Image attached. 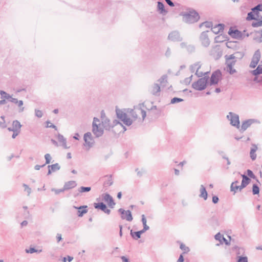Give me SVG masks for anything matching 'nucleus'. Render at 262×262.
Instances as JSON below:
<instances>
[{
	"mask_svg": "<svg viewBox=\"0 0 262 262\" xmlns=\"http://www.w3.org/2000/svg\"><path fill=\"white\" fill-rule=\"evenodd\" d=\"M183 21L187 23L192 24L197 21L200 16L194 10H190L188 12L182 14Z\"/></svg>",
	"mask_w": 262,
	"mask_h": 262,
	"instance_id": "f03ea898",
	"label": "nucleus"
},
{
	"mask_svg": "<svg viewBox=\"0 0 262 262\" xmlns=\"http://www.w3.org/2000/svg\"><path fill=\"white\" fill-rule=\"evenodd\" d=\"M254 13L252 11L251 12H250L248 13L247 17L246 18V19L247 20H255V19H259V17L257 16L255 17Z\"/></svg>",
	"mask_w": 262,
	"mask_h": 262,
	"instance_id": "72a5a7b5",
	"label": "nucleus"
},
{
	"mask_svg": "<svg viewBox=\"0 0 262 262\" xmlns=\"http://www.w3.org/2000/svg\"><path fill=\"white\" fill-rule=\"evenodd\" d=\"M245 32L246 31H244V33H242L241 31L237 29L233 30L231 28L229 30L228 34L233 38L236 39H241L243 37V36L246 35ZM246 36H248L249 34H247Z\"/></svg>",
	"mask_w": 262,
	"mask_h": 262,
	"instance_id": "9b49d317",
	"label": "nucleus"
},
{
	"mask_svg": "<svg viewBox=\"0 0 262 262\" xmlns=\"http://www.w3.org/2000/svg\"><path fill=\"white\" fill-rule=\"evenodd\" d=\"M252 145V147L250 150V156L252 160H255L256 158V154H255V152L257 150V147L254 144H253Z\"/></svg>",
	"mask_w": 262,
	"mask_h": 262,
	"instance_id": "bb28decb",
	"label": "nucleus"
},
{
	"mask_svg": "<svg viewBox=\"0 0 262 262\" xmlns=\"http://www.w3.org/2000/svg\"><path fill=\"white\" fill-rule=\"evenodd\" d=\"M160 92V85L157 83L154 84L152 88L151 93L154 95H158Z\"/></svg>",
	"mask_w": 262,
	"mask_h": 262,
	"instance_id": "c85d7f7f",
	"label": "nucleus"
},
{
	"mask_svg": "<svg viewBox=\"0 0 262 262\" xmlns=\"http://www.w3.org/2000/svg\"><path fill=\"white\" fill-rule=\"evenodd\" d=\"M140 233L138 231L133 232V230H130V235L135 239H138L141 237Z\"/></svg>",
	"mask_w": 262,
	"mask_h": 262,
	"instance_id": "4c0bfd02",
	"label": "nucleus"
},
{
	"mask_svg": "<svg viewBox=\"0 0 262 262\" xmlns=\"http://www.w3.org/2000/svg\"><path fill=\"white\" fill-rule=\"evenodd\" d=\"M237 262H248V258L246 256H239Z\"/></svg>",
	"mask_w": 262,
	"mask_h": 262,
	"instance_id": "5fc2aeb1",
	"label": "nucleus"
},
{
	"mask_svg": "<svg viewBox=\"0 0 262 262\" xmlns=\"http://www.w3.org/2000/svg\"><path fill=\"white\" fill-rule=\"evenodd\" d=\"M0 94L1 95L2 98L8 99V100L11 96L9 94L2 90H0Z\"/></svg>",
	"mask_w": 262,
	"mask_h": 262,
	"instance_id": "ea45409f",
	"label": "nucleus"
},
{
	"mask_svg": "<svg viewBox=\"0 0 262 262\" xmlns=\"http://www.w3.org/2000/svg\"><path fill=\"white\" fill-rule=\"evenodd\" d=\"M224 25L222 24H219L215 25L214 27L211 28V31L214 34H218L224 30Z\"/></svg>",
	"mask_w": 262,
	"mask_h": 262,
	"instance_id": "412c9836",
	"label": "nucleus"
},
{
	"mask_svg": "<svg viewBox=\"0 0 262 262\" xmlns=\"http://www.w3.org/2000/svg\"><path fill=\"white\" fill-rule=\"evenodd\" d=\"M93 133L96 137H101L103 134V128L101 127L99 120L94 117L93 122Z\"/></svg>",
	"mask_w": 262,
	"mask_h": 262,
	"instance_id": "20e7f679",
	"label": "nucleus"
},
{
	"mask_svg": "<svg viewBox=\"0 0 262 262\" xmlns=\"http://www.w3.org/2000/svg\"><path fill=\"white\" fill-rule=\"evenodd\" d=\"M48 172L47 174H51L52 172H55L60 169V166L58 163H55L52 165H48Z\"/></svg>",
	"mask_w": 262,
	"mask_h": 262,
	"instance_id": "aec40b11",
	"label": "nucleus"
},
{
	"mask_svg": "<svg viewBox=\"0 0 262 262\" xmlns=\"http://www.w3.org/2000/svg\"><path fill=\"white\" fill-rule=\"evenodd\" d=\"M192 75L190 76L189 77L186 78L184 80V82L186 84H189L190 83L191 81L192 80Z\"/></svg>",
	"mask_w": 262,
	"mask_h": 262,
	"instance_id": "052dcab7",
	"label": "nucleus"
},
{
	"mask_svg": "<svg viewBox=\"0 0 262 262\" xmlns=\"http://www.w3.org/2000/svg\"><path fill=\"white\" fill-rule=\"evenodd\" d=\"M144 106L143 104H139L137 106H134V109H132L130 112L131 116L135 119L141 115L142 120H143L146 116V111L143 109Z\"/></svg>",
	"mask_w": 262,
	"mask_h": 262,
	"instance_id": "7ed1b4c3",
	"label": "nucleus"
},
{
	"mask_svg": "<svg viewBox=\"0 0 262 262\" xmlns=\"http://www.w3.org/2000/svg\"><path fill=\"white\" fill-rule=\"evenodd\" d=\"M226 118L230 121L232 126L239 128L240 122L238 115L233 112H229Z\"/></svg>",
	"mask_w": 262,
	"mask_h": 262,
	"instance_id": "423d86ee",
	"label": "nucleus"
},
{
	"mask_svg": "<svg viewBox=\"0 0 262 262\" xmlns=\"http://www.w3.org/2000/svg\"><path fill=\"white\" fill-rule=\"evenodd\" d=\"M104 181L103 182V187L105 189H107L108 187L111 186L113 183V179L111 175H106L104 177Z\"/></svg>",
	"mask_w": 262,
	"mask_h": 262,
	"instance_id": "a211bd4d",
	"label": "nucleus"
},
{
	"mask_svg": "<svg viewBox=\"0 0 262 262\" xmlns=\"http://www.w3.org/2000/svg\"><path fill=\"white\" fill-rule=\"evenodd\" d=\"M16 104L17 105L18 107H19V110H18L19 113H21L24 111L25 107L23 106V105L24 104L23 101L18 100Z\"/></svg>",
	"mask_w": 262,
	"mask_h": 262,
	"instance_id": "58836bf2",
	"label": "nucleus"
},
{
	"mask_svg": "<svg viewBox=\"0 0 262 262\" xmlns=\"http://www.w3.org/2000/svg\"><path fill=\"white\" fill-rule=\"evenodd\" d=\"M183 101V99L177 97H174L171 100L170 103L171 104H174L176 103L180 102Z\"/></svg>",
	"mask_w": 262,
	"mask_h": 262,
	"instance_id": "09e8293b",
	"label": "nucleus"
},
{
	"mask_svg": "<svg viewBox=\"0 0 262 262\" xmlns=\"http://www.w3.org/2000/svg\"><path fill=\"white\" fill-rule=\"evenodd\" d=\"M166 78H167V76L166 75H163L159 79V81L161 83H163V82H164V81H166Z\"/></svg>",
	"mask_w": 262,
	"mask_h": 262,
	"instance_id": "338daca9",
	"label": "nucleus"
},
{
	"mask_svg": "<svg viewBox=\"0 0 262 262\" xmlns=\"http://www.w3.org/2000/svg\"><path fill=\"white\" fill-rule=\"evenodd\" d=\"M258 62H255V61L251 60L250 64V67L251 68H254L256 67Z\"/></svg>",
	"mask_w": 262,
	"mask_h": 262,
	"instance_id": "680f3d73",
	"label": "nucleus"
},
{
	"mask_svg": "<svg viewBox=\"0 0 262 262\" xmlns=\"http://www.w3.org/2000/svg\"><path fill=\"white\" fill-rule=\"evenodd\" d=\"M254 123H259V121L254 119H250L243 121L240 130L242 132L245 131L251 124Z\"/></svg>",
	"mask_w": 262,
	"mask_h": 262,
	"instance_id": "4468645a",
	"label": "nucleus"
},
{
	"mask_svg": "<svg viewBox=\"0 0 262 262\" xmlns=\"http://www.w3.org/2000/svg\"><path fill=\"white\" fill-rule=\"evenodd\" d=\"M73 207L78 210L77 215L79 217L82 216L84 214L88 212V210L86 209L88 206L86 205L81 206L80 207L74 206Z\"/></svg>",
	"mask_w": 262,
	"mask_h": 262,
	"instance_id": "6ab92c4d",
	"label": "nucleus"
},
{
	"mask_svg": "<svg viewBox=\"0 0 262 262\" xmlns=\"http://www.w3.org/2000/svg\"><path fill=\"white\" fill-rule=\"evenodd\" d=\"M237 181H235L231 183L230 189L231 191H234V193L236 192V190L238 189V187L236 185L238 183Z\"/></svg>",
	"mask_w": 262,
	"mask_h": 262,
	"instance_id": "e433bc0d",
	"label": "nucleus"
},
{
	"mask_svg": "<svg viewBox=\"0 0 262 262\" xmlns=\"http://www.w3.org/2000/svg\"><path fill=\"white\" fill-rule=\"evenodd\" d=\"M41 251V250H40L38 251L36 250L35 248H30L29 249H26V253H33L34 252H40Z\"/></svg>",
	"mask_w": 262,
	"mask_h": 262,
	"instance_id": "a18cd8bd",
	"label": "nucleus"
},
{
	"mask_svg": "<svg viewBox=\"0 0 262 262\" xmlns=\"http://www.w3.org/2000/svg\"><path fill=\"white\" fill-rule=\"evenodd\" d=\"M118 212L121 214V217L122 220H126L128 222L132 221L133 218L129 210L125 211L122 208H120L118 210Z\"/></svg>",
	"mask_w": 262,
	"mask_h": 262,
	"instance_id": "f8f14e48",
	"label": "nucleus"
},
{
	"mask_svg": "<svg viewBox=\"0 0 262 262\" xmlns=\"http://www.w3.org/2000/svg\"><path fill=\"white\" fill-rule=\"evenodd\" d=\"M219 50L217 46H215L212 47V49L210 51V55L214 56L216 52H218Z\"/></svg>",
	"mask_w": 262,
	"mask_h": 262,
	"instance_id": "79ce46f5",
	"label": "nucleus"
},
{
	"mask_svg": "<svg viewBox=\"0 0 262 262\" xmlns=\"http://www.w3.org/2000/svg\"><path fill=\"white\" fill-rule=\"evenodd\" d=\"M180 249L184 251L183 253H186L189 251L188 247H186L184 244H181L180 247Z\"/></svg>",
	"mask_w": 262,
	"mask_h": 262,
	"instance_id": "de8ad7c7",
	"label": "nucleus"
},
{
	"mask_svg": "<svg viewBox=\"0 0 262 262\" xmlns=\"http://www.w3.org/2000/svg\"><path fill=\"white\" fill-rule=\"evenodd\" d=\"M12 127L15 130H20L21 127L20 123L18 120H14L12 123Z\"/></svg>",
	"mask_w": 262,
	"mask_h": 262,
	"instance_id": "473e14b6",
	"label": "nucleus"
},
{
	"mask_svg": "<svg viewBox=\"0 0 262 262\" xmlns=\"http://www.w3.org/2000/svg\"><path fill=\"white\" fill-rule=\"evenodd\" d=\"M58 140L59 142L61 143L62 146L64 148H68V147L67 146V140L66 139L61 135L58 134Z\"/></svg>",
	"mask_w": 262,
	"mask_h": 262,
	"instance_id": "cd10ccee",
	"label": "nucleus"
},
{
	"mask_svg": "<svg viewBox=\"0 0 262 262\" xmlns=\"http://www.w3.org/2000/svg\"><path fill=\"white\" fill-rule=\"evenodd\" d=\"M247 174L251 178H252L254 179H255L256 178V177L254 174L253 172L250 169L247 170Z\"/></svg>",
	"mask_w": 262,
	"mask_h": 262,
	"instance_id": "bf43d9fd",
	"label": "nucleus"
},
{
	"mask_svg": "<svg viewBox=\"0 0 262 262\" xmlns=\"http://www.w3.org/2000/svg\"><path fill=\"white\" fill-rule=\"evenodd\" d=\"M101 118L102 121L101 125L103 126V128H105L106 130H110L111 127H113L114 125L117 124H120L123 126L122 124L116 120L114 121V124L112 125L108 119L102 116V113L101 114Z\"/></svg>",
	"mask_w": 262,
	"mask_h": 262,
	"instance_id": "6e6552de",
	"label": "nucleus"
},
{
	"mask_svg": "<svg viewBox=\"0 0 262 262\" xmlns=\"http://www.w3.org/2000/svg\"><path fill=\"white\" fill-rule=\"evenodd\" d=\"M259 192V188L258 187V186L256 184H254L253 185V187H252V193L254 195L255 194H258Z\"/></svg>",
	"mask_w": 262,
	"mask_h": 262,
	"instance_id": "a19ab883",
	"label": "nucleus"
},
{
	"mask_svg": "<svg viewBox=\"0 0 262 262\" xmlns=\"http://www.w3.org/2000/svg\"><path fill=\"white\" fill-rule=\"evenodd\" d=\"M200 194L199 195L200 198H202L204 200H206L208 196V193L206 190L205 187L204 185H201L200 187Z\"/></svg>",
	"mask_w": 262,
	"mask_h": 262,
	"instance_id": "a878e982",
	"label": "nucleus"
},
{
	"mask_svg": "<svg viewBox=\"0 0 262 262\" xmlns=\"http://www.w3.org/2000/svg\"><path fill=\"white\" fill-rule=\"evenodd\" d=\"M51 190L52 191L55 192L56 194H58L60 192H62L64 191H65V189H64V187H63L62 189H55V188H52Z\"/></svg>",
	"mask_w": 262,
	"mask_h": 262,
	"instance_id": "6e6d98bb",
	"label": "nucleus"
},
{
	"mask_svg": "<svg viewBox=\"0 0 262 262\" xmlns=\"http://www.w3.org/2000/svg\"><path fill=\"white\" fill-rule=\"evenodd\" d=\"M260 56L261 55L259 50H256L252 57V60L258 62L260 60Z\"/></svg>",
	"mask_w": 262,
	"mask_h": 262,
	"instance_id": "2f4dec72",
	"label": "nucleus"
},
{
	"mask_svg": "<svg viewBox=\"0 0 262 262\" xmlns=\"http://www.w3.org/2000/svg\"><path fill=\"white\" fill-rule=\"evenodd\" d=\"M215 239L217 241H220V242L221 244H223V243H225V244L227 245H229V243H228L227 239H226L224 236L221 234L220 233H217L215 236Z\"/></svg>",
	"mask_w": 262,
	"mask_h": 262,
	"instance_id": "b1692460",
	"label": "nucleus"
},
{
	"mask_svg": "<svg viewBox=\"0 0 262 262\" xmlns=\"http://www.w3.org/2000/svg\"><path fill=\"white\" fill-rule=\"evenodd\" d=\"M186 49L189 53H192L194 51L195 48L193 45H189Z\"/></svg>",
	"mask_w": 262,
	"mask_h": 262,
	"instance_id": "603ef678",
	"label": "nucleus"
},
{
	"mask_svg": "<svg viewBox=\"0 0 262 262\" xmlns=\"http://www.w3.org/2000/svg\"><path fill=\"white\" fill-rule=\"evenodd\" d=\"M251 10L253 11L256 16H257L258 17L261 16L259 15V12L262 11V4H258L254 7L252 8Z\"/></svg>",
	"mask_w": 262,
	"mask_h": 262,
	"instance_id": "393cba45",
	"label": "nucleus"
},
{
	"mask_svg": "<svg viewBox=\"0 0 262 262\" xmlns=\"http://www.w3.org/2000/svg\"><path fill=\"white\" fill-rule=\"evenodd\" d=\"M45 158L46 160V164H49L51 162L52 158L49 154H46L45 155Z\"/></svg>",
	"mask_w": 262,
	"mask_h": 262,
	"instance_id": "8fccbe9b",
	"label": "nucleus"
},
{
	"mask_svg": "<svg viewBox=\"0 0 262 262\" xmlns=\"http://www.w3.org/2000/svg\"><path fill=\"white\" fill-rule=\"evenodd\" d=\"M9 101L11 102L16 104L17 103L18 100L16 98H12V96H11L10 98L9 99Z\"/></svg>",
	"mask_w": 262,
	"mask_h": 262,
	"instance_id": "0e129e2a",
	"label": "nucleus"
},
{
	"mask_svg": "<svg viewBox=\"0 0 262 262\" xmlns=\"http://www.w3.org/2000/svg\"><path fill=\"white\" fill-rule=\"evenodd\" d=\"M256 21L253 22L252 26L253 27H258L262 26V16L259 17V19H255Z\"/></svg>",
	"mask_w": 262,
	"mask_h": 262,
	"instance_id": "c9c22d12",
	"label": "nucleus"
},
{
	"mask_svg": "<svg viewBox=\"0 0 262 262\" xmlns=\"http://www.w3.org/2000/svg\"><path fill=\"white\" fill-rule=\"evenodd\" d=\"M102 200L105 202H107L109 207L111 208H113L115 203L114 201V200L109 194L108 193H103L102 194Z\"/></svg>",
	"mask_w": 262,
	"mask_h": 262,
	"instance_id": "f3484780",
	"label": "nucleus"
},
{
	"mask_svg": "<svg viewBox=\"0 0 262 262\" xmlns=\"http://www.w3.org/2000/svg\"><path fill=\"white\" fill-rule=\"evenodd\" d=\"M209 72H207L203 74L204 77L199 79L196 81L193 82L192 84V87L198 91H202L204 90L209 80V76H208Z\"/></svg>",
	"mask_w": 262,
	"mask_h": 262,
	"instance_id": "f257e3e1",
	"label": "nucleus"
},
{
	"mask_svg": "<svg viewBox=\"0 0 262 262\" xmlns=\"http://www.w3.org/2000/svg\"><path fill=\"white\" fill-rule=\"evenodd\" d=\"M182 37L181 36L179 32L178 31H173L171 32L168 36V39L173 42L181 41Z\"/></svg>",
	"mask_w": 262,
	"mask_h": 262,
	"instance_id": "ddd939ff",
	"label": "nucleus"
},
{
	"mask_svg": "<svg viewBox=\"0 0 262 262\" xmlns=\"http://www.w3.org/2000/svg\"><path fill=\"white\" fill-rule=\"evenodd\" d=\"M83 139L84 141V145L86 147V149L89 150L92 147L94 142L92 134L90 132L85 133L84 135Z\"/></svg>",
	"mask_w": 262,
	"mask_h": 262,
	"instance_id": "9d476101",
	"label": "nucleus"
},
{
	"mask_svg": "<svg viewBox=\"0 0 262 262\" xmlns=\"http://www.w3.org/2000/svg\"><path fill=\"white\" fill-rule=\"evenodd\" d=\"M46 124V127L52 128L55 129V130H57V127L55 125L51 123L50 121H47Z\"/></svg>",
	"mask_w": 262,
	"mask_h": 262,
	"instance_id": "3c124183",
	"label": "nucleus"
},
{
	"mask_svg": "<svg viewBox=\"0 0 262 262\" xmlns=\"http://www.w3.org/2000/svg\"><path fill=\"white\" fill-rule=\"evenodd\" d=\"M201 64L200 62H196L194 64L191 65L190 68V70L191 72L194 73L195 72V74L198 77H200L203 76V73L202 72H199V70L201 68Z\"/></svg>",
	"mask_w": 262,
	"mask_h": 262,
	"instance_id": "dca6fc26",
	"label": "nucleus"
},
{
	"mask_svg": "<svg viewBox=\"0 0 262 262\" xmlns=\"http://www.w3.org/2000/svg\"><path fill=\"white\" fill-rule=\"evenodd\" d=\"M252 73L253 75L257 76L259 74H262V72L259 71V69L256 68L252 71Z\"/></svg>",
	"mask_w": 262,
	"mask_h": 262,
	"instance_id": "13d9d810",
	"label": "nucleus"
},
{
	"mask_svg": "<svg viewBox=\"0 0 262 262\" xmlns=\"http://www.w3.org/2000/svg\"><path fill=\"white\" fill-rule=\"evenodd\" d=\"M200 27L205 26L206 28H210L212 27V23L210 21H205L200 25Z\"/></svg>",
	"mask_w": 262,
	"mask_h": 262,
	"instance_id": "c03bdc74",
	"label": "nucleus"
},
{
	"mask_svg": "<svg viewBox=\"0 0 262 262\" xmlns=\"http://www.w3.org/2000/svg\"><path fill=\"white\" fill-rule=\"evenodd\" d=\"M166 3L170 7H174V4L171 0H165Z\"/></svg>",
	"mask_w": 262,
	"mask_h": 262,
	"instance_id": "774afa93",
	"label": "nucleus"
},
{
	"mask_svg": "<svg viewBox=\"0 0 262 262\" xmlns=\"http://www.w3.org/2000/svg\"><path fill=\"white\" fill-rule=\"evenodd\" d=\"M208 32V31L203 32L200 36L201 43L204 47H207L210 45V40L207 34Z\"/></svg>",
	"mask_w": 262,
	"mask_h": 262,
	"instance_id": "2eb2a0df",
	"label": "nucleus"
},
{
	"mask_svg": "<svg viewBox=\"0 0 262 262\" xmlns=\"http://www.w3.org/2000/svg\"><path fill=\"white\" fill-rule=\"evenodd\" d=\"M76 185L77 184L75 181H70L65 183L63 187L64 189L67 190L75 187Z\"/></svg>",
	"mask_w": 262,
	"mask_h": 262,
	"instance_id": "5701e85b",
	"label": "nucleus"
},
{
	"mask_svg": "<svg viewBox=\"0 0 262 262\" xmlns=\"http://www.w3.org/2000/svg\"><path fill=\"white\" fill-rule=\"evenodd\" d=\"M157 8L159 13L163 15L167 13V11L165 9L164 4L161 2H158Z\"/></svg>",
	"mask_w": 262,
	"mask_h": 262,
	"instance_id": "4be33fe9",
	"label": "nucleus"
},
{
	"mask_svg": "<svg viewBox=\"0 0 262 262\" xmlns=\"http://www.w3.org/2000/svg\"><path fill=\"white\" fill-rule=\"evenodd\" d=\"M35 116L36 117H37L38 118H41L43 115V114H42V112L41 111L36 110V109L35 110Z\"/></svg>",
	"mask_w": 262,
	"mask_h": 262,
	"instance_id": "4d7b16f0",
	"label": "nucleus"
},
{
	"mask_svg": "<svg viewBox=\"0 0 262 262\" xmlns=\"http://www.w3.org/2000/svg\"><path fill=\"white\" fill-rule=\"evenodd\" d=\"M116 112L117 118L122 121L125 125L129 126L132 124V120L127 117V115L125 113L119 108L116 109Z\"/></svg>",
	"mask_w": 262,
	"mask_h": 262,
	"instance_id": "0eeeda50",
	"label": "nucleus"
},
{
	"mask_svg": "<svg viewBox=\"0 0 262 262\" xmlns=\"http://www.w3.org/2000/svg\"><path fill=\"white\" fill-rule=\"evenodd\" d=\"M23 187L25 188V191H26L28 193V195H29L31 192V189L26 184H24L23 185Z\"/></svg>",
	"mask_w": 262,
	"mask_h": 262,
	"instance_id": "864d4df0",
	"label": "nucleus"
},
{
	"mask_svg": "<svg viewBox=\"0 0 262 262\" xmlns=\"http://www.w3.org/2000/svg\"><path fill=\"white\" fill-rule=\"evenodd\" d=\"M94 206L95 208L100 209L103 211L105 210L106 207V205L104 204L103 202L94 203Z\"/></svg>",
	"mask_w": 262,
	"mask_h": 262,
	"instance_id": "7c9ffc66",
	"label": "nucleus"
},
{
	"mask_svg": "<svg viewBox=\"0 0 262 262\" xmlns=\"http://www.w3.org/2000/svg\"><path fill=\"white\" fill-rule=\"evenodd\" d=\"M226 64H227V69L230 74H233L236 72V70L233 69V67L236 62V57L234 54L229 56L226 55Z\"/></svg>",
	"mask_w": 262,
	"mask_h": 262,
	"instance_id": "39448f33",
	"label": "nucleus"
},
{
	"mask_svg": "<svg viewBox=\"0 0 262 262\" xmlns=\"http://www.w3.org/2000/svg\"><path fill=\"white\" fill-rule=\"evenodd\" d=\"M242 177L243 178L242 181V184H243L245 186H246L250 183V179L247 176H246L245 174H242Z\"/></svg>",
	"mask_w": 262,
	"mask_h": 262,
	"instance_id": "f704fd0d",
	"label": "nucleus"
},
{
	"mask_svg": "<svg viewBox=\"0 0 262 262\" xmlns=\"http://www.w3.org/2000/svg\"><path fill=\"white\" fill-rule=\"evenodd\" d=\"M226 37L224 36L220 35L216 36L214 38L215 42H222L225 40Z\"/></svg>",
	"mask_w": 262,
	"mask_h": 262,
	"instance_id": "37998d69",
	"label": "nucleus"
},
{
	"mask_svg": "<svg viewBox=\"0 0 262 262\" xmlns=\"http://www.w3.org/2000/svg\"><path fill=\"white\" fill-rule=\"evenodd\" d=\"M91 188L90 187H83L81 186L79 188V191L80 192H89L91 190Z\"/></svg>",
	"mask_w": 262,
	"mask_h": 262,
	"instance_id": "49530a36",
	"label": "nucleus"
},
{
	"mask_svg": "<svg viewBox=\"0 0 262 262\" xmlns=\"http://www.w3.org/2000/svg\"><path fill=\"white\" fill-rule=\"evenodd\" d=\"M219 201V199L218 198V196H216V195H213L212 196V202L214 203V204H216Z\"/></svg>",
	"mask_w": 262,
	"mask_h": 262,
	"instance_id": "e2e57ef3",
	"label": "nucleus"
},
{
	"mask_svg": "<svg viewBox=\"0 0 262 262\" xmlns=\"http://www.w3.org/2000/svg\"><path fill=\"white\" fill-rule=\"evenodd\" d=\"M253 39L258 43L262 42V29L260 31L257 32L255 33Z\"/></svg>",
	"mask_w": 262,
	"mask_h": 262,
	"instance_id": "c756f323",
	"label": "nucleus"
},
{
	"mask_svg": "<svg viewBox=\"0 0 262 262\" xmlns=\"http://www.w3.org/2000/svg\"><path fill=\"white\" fill-rule=\"evenodd\" d=\"M221 77L222 73L220 70H217L213 72L210 78V85H212L217 84Z\"/></svg>",
	"mask_w": 262,
	"mask_h": 262,
	"instance_id": "1a4fd4ad",
	"label": "nucleus"
},
{
	"mask_svg": "<svg viewBox=\"0 0 262 262\" xmlns=\"http://www.w3.org/2000/svg\"><path fill=\"white\" fill-rule=\"evenodd\" d=\"M20 130H13V134L12 136V138L14 139L20 133Z\"/></svg>",
	"mask_w": 262,
	"mask_h": 262,
	"instance_id": "69168bd1",
	"label": "nucleus"
}]
</instances>
